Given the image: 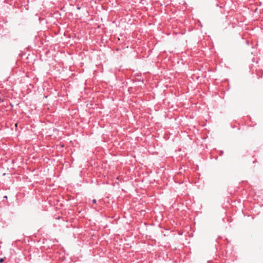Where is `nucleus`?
Masks as SVG:
<instances>
[{"instance_id":"obj_3","label":"nucleus","mask_w":263,"mask_h":263,"mask_svg":"<svg viewBox=\"0 0 263 263\" xmlns=\"http://www.w3.org/2000/svg\"><path fill=\"white\" fill-rule=\"evenodd\" d=\"M77 9L78 10H80V9H81V7H80V6H78L77 7Z\"/></svg>"},{"instance_id":"obj_6","label":"nucleus","mask_w":263,"mask_h":263,"mask_svg":"<svg viewBox=\"0 0 263 263\" xmlns=\"http://www.w3.org/2000/svg\"><path fill=\"white\" fill-rule=\"evenodd\" d=\"M164 230L167 231V230H168V229H165Z\"/></svg>"},{"instance_id":"obj_1","label":"nucleus","mask_w":263,"mask_h":263,"mask_svg":"<svg viewBox=\"0 0 263 263\" xmlns=\"http://www.w3.org/2000/svg\"><path fill=\"white\" fill-rule=\"evenodd\" d=\"M141 76V73H136L135 74V77H139V76Z\"/></svg>"},{"instance_id":"obj_2","label":"nucleus","mask_w":263,"mask_h":263,"mask_svg":"<svg viewBox=\"0 0 263 263\" xmlns=\"http://www.w3.org/2000/svg\"><path fill=\"white\" fill-rule=\"evenodd\" d=\"M96 202H97L96 199H93V200H92V202H93V203H96Z\"/></svg>"},{"instance_id":"obj_5","label":"nucleus","mask_w":263,"mask_h":263,"mask_svg":"<svg viewBox=\"0 0 263 263\" xmlns=\"http://www.w3.org/2000/svg\"><path fill=\"white\" fill-rule=\"evenodd\" d=\"M137 80L138 81H141L140 79H138Z\"/></svg>"},{"instance_id":"obj_4","label":"nucleus","mask_w":263,"mask_h":263,"mask_svg":"<svg viewBox=\"0 0 263 263\" xmlns=\"http://www.w3.org/2000/svg\"><path fill=\"white\" fill-rule=\"evenodd\" d=\"M3 261H4V259L3 258L0 259V262H3Z\"/></svg>"}]
</instances>
